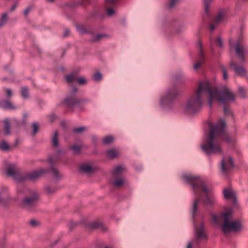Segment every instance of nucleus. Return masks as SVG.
Here are the masks:
<instances>
[{
  "instance_id": "22",
  "label": "nucleus",
  "mask_w": 248,
  "mask_h": 248,
  "mask_svg": "<svg viewBox=\"0 0 248 248\" xmlns=\"http://www.w3.org/2000/svg\"><path fill=\"white\" fill-rule=\"evenodd\" d=\"M4 127L3 132L4 134L6 136L10 135L11 134V125L10 120L8 119H6L3 121Z\"/></svg>"
},
{
  "instance_id": "52",
  "label": "nucleus",
  "mask_w": 248,
  "mask_h": 248,
  "mask_svg": "<svg viewBox=\"0 0 248 248\" xmlns=\"http://www.w3.org/2000/svg\"><path fill=\"white\" fill-rule=\"evenodd\" d=\"M69 33H70V30H69V29H66L64 30V33H63V36L64 37L67 36L68 35H69Z\"/></svg>"
},
{
  "instance_id": "50",
  "label": "nucleus",
  "mask_w": 248,
  "mask_h": 248,
  "mask_svg": "<svg viewBox=\"0 0 248 248\" xmlns=\"http://www.w3.org/2000/svg\"><path fill=\"white\" fill-rule=\"evenodd\" d=\"M213 221L216 224L218 223V217L216 215H213Z\"/></svg>"
},
{
  "instance_id": "46",
  "label": "nucleus",
  "mask_w": 248,
  "mask_h": 248,
  "mask_svg": "<svg viewBox=\"0 0 248 248\" xmlns=\"http://www.w3.org/2000/svg\"><path fill=\"white\" fill-rule=\"evenodd\" d=\"M32 6H29L24 11L23 14L24 15L26 16L29 12L32 10Z\"/></svg>"
},
{
  "instance_id": "30",
  "label": "nucleus",
  "mask_w": 248,
  "mask_h": 248,
  "mask_svg": "<svg viewBox=\"0 0 248 248\" xmlns=\"http://www.w3.org/2000/svg\"><path fill=\"white\" fill-rule=\"evenodd\" d=\"M8 200L7 197L4 196L0 192V206H5Z\"/></svg>"
},
{
  "instance_id": "31",
  "label": "nucleus",
  "mask_w": 248,
  "mask_h": 248,
  "mask_svg": "<svg viewBox=\"0 0 248 248\" xmlns=\"http://www.w3.org/2000/svg\"><path fill=\"white\" fill-rule=\"evenodd\" d=\"M45 191L47 195H51L56 192L57 189L50 187L49 186H46L45 187Z\"/></svg>"
},
{
  "instance_id": "61",
  "label": "nucleus",
  "mask_w": 248,
  "mask_h": 248,
  "mask_svg": "<svg viewBox=\"0 0 248 248\" xmlns=\"http://www.w3.org/2000/svg\"><path fill=\"white\" fill-rule=\"evenodd\" d=\"M123 24H125V20L124 19H123L122 20Z\"/></svg>"
},
{
  "instance_id": "14",
  "label": "nucleus",
  "mask_w": 248,
  "mask_h": 248,
  "mask_svg": "<svg viewBox=\"0 0 248 248\" xmlns=\"http://www.w3.org/2000/svg\"><path fill=\"white\" fill-rule=\"evenodd\" d=\"M19 170V169L16 164L11 163L7 165L6 173L7 176L14 178Z\"/></svg>"
},
{
  "instance_id": "28",
  "label": "nucleus",
  "mask_w": 248,
  "mask_h": 248,
  "mask_svg": "<svg viewBox=\"0 0 248 248\" xmlns=\"http://www.w3.org/2000/svg\"><path fill=\"white\" fill-rule=\"evenodd\" d=\"M107 155L110 158H114L118 155L117 152L114 149H110L107 151Z\"/></svg>"
},
{
  "instance_id": "57",
  "label": "nucleus",
  "mask_w": 248,
  "mask_h": 248,
  "mask_svg": "<svg viewBox=\"0 0 248 248\" xmlns=\"http://www.w3.org/2000/svg\"><path fill=\"white\" fill-rule=\"evenodd\" d=\"M75 226H76V224L72 222L70 224L69 227L70 228L74 227Z\"/></svg>"
},
{
  "instance_id": "26",
  "label": "nucleus",
  "mask_w": 248,
  "mask_h": 248,
  "mask_svg": "<svg viewBox=\"0 0 248 248\" xmlns=\"http://www.w3.org/2000/svg\"><path fill=\"white\" fill-rule=\"evenodd\" d=\"M52 145L54 147H57L59 145L58 141V132L55 131L52 139Z\"/></svg>"
},
{
  "instance_id": "5",
  "label": "nucleus",
  "mask_w": 248,
  "mask_h": 248,
  "mask_svg": "<svg viewBox=\"0 0 248 248\" xmlns=\"http://www.w3.org/2000/svg\"><path fill=\"white\" fill-rule=\"evenodd\" d=\"M19 193H24L26 195L21 202L22 206L27 210H32L36 206L39 198L38 193L34 190L22 187L18 190Z\"/></svg>"
},
{
  "instance_id": "24",
  "label": "nucleus",
  "mask_w": 248,
  "mask_h": 248,
  "mask_svg": "<svg viewBox=\"0 0 248 248\" xmlns=\"http://www.w3.org/2000/svg\"><path fill=\"white\" fill-rule=\"evenodd\" d=\"M65 80L69 83H72L73 81L77 80V74L72 73L65 77Z\"/></svg>"
},
{
  "instance_id": "13",
  "label": "nucleus",
  "mask_w": 248,
  "mask_h": 248,
  "mask_svg": "<svg viewBox=\"0 0 248 248\" xmlns=\"http://www.w3.org/2000/svg\"><path fill=\"white\" fill-rule=\"evenodd\" d=\"M198 47L199 48V62L196 63H195L193 65V68L194 70H198L201 67L202 64L204 62V53L202 50V43L199 41L198 43Z\"/></svg>"
},
{
  "instance_id": "18",
  "label": "nucleus",
  "mask_w": 248,
  "mask_h": 248,
  "mask_svg": "<svg viewBox=\"0 0 248 248\" xmlns=\"http://www.w3.org/2000/svg\"><path fill=\"white\" fill-rule=\"evenodd\" d=\"M0 107L6 110H15L16 106L12 104L10 99L0 101Z\"/></svg>"
},
{
  "instance_id": "43",
  "label": "nucleus",
  "mask_w": 248,
  "mask_h": 248,
  "mask_svg": "<svg viewBox=\"0 0 248 248\" xmlns=\"http://www.w3.org/2000/svg\"><path fill=\"white\" fill-rule=\"evenodd\" d=\"M216 45L220 48H222L223 46V42L220 37H218L216 40Z\"/></svg>"
},
{
  "instance_id": "38",
  "label": "nucleus",
  "mask_w": 248,
  "mask_h": 248,
  "mask_svg": "<svg viewBox=\"0 0 248 248\" xmlns=\"http://www.w3.org/2000/svg\"><path fill=\"white\" fill-rule=\"evenodd\" d=\"M107 35L105 34H97L93 36V42H96L99 40L100 39L104 38Z\"/></svg>"
},
{
  "instance_id": "36",
  "label": "nucleus",
  "mask_w": 248,
  "mask_h": 248,
  "mask_svg": "<svg viewBox=\"0 0 248 248\" xmlns=\"http://www.w3.org/2000/svg\"><path fill=\"white\" fill-rule=\"evenodd\" d=\"M3 91L5 93V96L8 99H10L12 95V90L9 88H5L3 89Z\"/></svg>"
},
{
  "instance_id": "20",
  "label": "nucleus",
  "mask_w": 248,
  "mask_h": 248,
  "mask_svg": "<svg viewBox=\"0 0 248 248\" xmlns=\"http://www.w3.org/2000/svg\"><path fill=\"white\" fill-rule=\"evenodd\" d=\"M48 161L50 164V170L51 171V173L56 179H59L60 178V175L59 174L58 170L55 167H53L54 160L53 157L51 156H49Z\"/></svg>"
},
{
  "instance_id": "49",
  "label": "nucleus",
  "mask_w": 248,
  "mask_h": 248,
  "mask_svg": "<svg viewBox=\"0 0 248 248\" xmlns=\"http://www.w3.org/2000/svg\"><path fill=\"white\" fill-rule=\"evenodd\" d=\"M239 91L240 93L241 94L242 97L243 98H245V90H244V89L243 88H242V87H240L239 88Z\"/></svg>"
},
{
  "instance_id": "25",
  "label": "nucleus",
  "mask_w": 248,
  "mask_h": 248,
  "mask_svg": "<svg viewBox=\"0 0 248 248\" xmlns=\"http://www.w3.org/2000/svg\"><path fill=\"white\" fill-rule=\"evenodd\" d=\"M21 94L24 99H28L29 97V89L27 87H23L21 88Z\"/></svg>"
},
{
  "instance_id": "2",
  "label": "nucleus",
  "mask_w": 248,
  "mask_h": 248,
  "mask_svg": "<svg viewBox=\"0 0 248 248\" xmlns=\"http://www.w3.org/2000/svg\"><path fill=\"white\" fill-rule=\"evenodd\" d=\"M226 123L221 119L216 123H209V133L203 140L201 147L204 153L207 155L219 154L221 148L219 141L224 140L229 144L235 142V139L231 138L225 131Z\"/></svg>"
},
{
  "instance_id": "62",
  "label": "nucleus",
  "mask_w": 248,
  "mask_h": 248,
  "mask_svg": "<svg viewBox=\"0 0 248 248\" xmlns=\"http://www.w3.org/2000/svg\"><path fill=\"white\" fill-rule=\"evenodd\" d=\"M110 248L108 247H105V248Z\"/></svg>"
},
{
  "instance_id": "7",
  "label": "nucleus",
  "mask_w": 248,
  "mask_h": 248,
  "mask_svg": "<svg viewBox=\"0 0 248 248\" xmlns=\"http://www.w3.org/2000/svg\"><path fill=\"white\" fill-rule=\"evenodd\" d=\"M77 92L78 89L76 87H73L72 93L64 99L63 103L67 107L73 108L77 107L79 108H82L84 105L90 102V100L87 98L81 99L77 98L75 93Z\"/></svg>"
},
{
  "instance_id": "11",
  "label": "nucleus",
  "mask_w": 248,
  "mask_h": 248,
  "mask_svg": "<svg viewBox=\"0 0 248 248\" xmlns=\"http://www.w3.org/2000/svg\"><path fill=\"white\" fill-rule=\"evenodd\" d=\"M225 89H227L228 90V92L229 93L231 94L234 97V100H230L226 101L224 103H222L217 98H214V99H216V100H218L220 103H221V104H223V112H224V114L225 115H231L232 114V112H231L230 109L229 108V107L227 106L226 104L234 102L235 100V96L234 95V94H233L231 92L230 89H228L226 87H223V88H221L220 89H217V90L218 91H222V90H224Z\"/></svg>"
},
{
  "instance_id": "59",
  "label": "nucleus",
  "mask_w": 248,
  "mask_h": 248,
  "mask_svg": "<svg viewBox=\"0 0 248 248\" xmlns=\"http://www.w3.org/2000/svg\"><path fill=\"white\" fill-rule=\"evenodd\" d=\"M28 115L27 114H24V119H26Z\"/></svg>"
},
{
  "instance_id": "33",
  "label": "nucleus",
  "mask_w": 248,
  "mask_h": 248,
  "mask_svg": "<svg viewBox=\"0 0 248 248\" xmlns=\"http://www.w3.org/2000/svg\"><path fill=\"white\" fill-rule=\"evenodd\" d=\"M76 30L81 34H84L88 32L85 27L82 25H77Z\"/></svg>"
},
{
  "instance_id": "29",
  "label": "nucleus",
  "mask_w": 248,
  "mask_h": 248,
  "mask_svg": "<svg viewBox=\"0 0 248 248\" xmlns=\"http://www.w3.org/2000/svg\"><path fill=\"white\" fill-rule=\"evenodd\" d=\"M114 140V138L111 135H108L105 137L103 140V143L104 144H109Z\"/></svg>"
},
{
  "instance_id": "58",
  "label": "nucleus",
  "mask_w": 248,
  "mask_h": 248,
  "mask_svg": "<svg viewBox=\"0 0 248 248\" xmlns=\"http://www.w3.org/2000/svg\"><path fill=\"white\" fill-rule=\"evenodd\" d=\"M210 47L212 49V51L213 52V45L212 43L210 44Z\"/></svg>"
},
{
  "instance_id": "27",
  "label": "nucleus",
  "mask_w": 248,
  "mask_h": 248,
  "mask_svg": "<svg viewBox=\"0 0 248 248\" xmlns=\"http://www.w3.org/2000/svg\"><path fill=\"white\" fill-rule=\"evenodd\" d=\"M0 150L3 151H7L10 150L9 144L5 141L0 142Z\"/></svg>"
},
{
  "instance_id": "10",
  "label": "nucleus",
  "mask_w": 248,
  "mask_h": 248,
  "mask_svg": "<svg viewBox=\"0 0 248 248\" xmlns=\"http://www.w3.org/2000/svg\"><path fill=\"white\" fill-rule=\"evenodd\" d=\"M194 222V229H195V240L197 241H200L202 240L207 239V235L204 232V227L203 223H201L198 227H196L195 224V219L192 218Z\"/></svg>"
},
{
  "instance_id": "51",
  "label": "nucleus",
  "mask_w": 248,
  "mask_h": 248,
  "mask_svg": "<svg viewBox=\"0 0 248 248\" xmlns=\"http://www.w3.org/2000/svg\"><path fill=\"white\" fill-rule=\"evenodd\" d=\"M217 24L218 23H216L215 21H214V23L213 24H212L210 25V30L211 31H213L215 30V29L216 26L217 25Z\"/></svg>"
},
{
  "instance_id": "1",
  "label": "nucleus",
  "mask_w": 248,
  "mask_h": 248,
  "mask_svg": "<svg viewBox=\"0 0 248 248\" xmlns=\"http://www.w3.org/2000/svg\"><path fill=\"white\" fill-rule=\"evenodd\" d=\"M208 94L209 95L208 103L210 108L212 106L214 98H218L222 103L234 100V97L229 93L227 89L218 91L216 89L213 90L210 83L208 81H203L199 82V88L196 93L187 100L185 106L186 110L192 113L200 111L203 105V98Z\"/></svg>"
},
{
  "instance_id": "34",
  "label": "nucleus",
  "mask_w": 248,
  "mask_h": 248,
  "mask_svg": "<svg viewBox=\"0 0 248 248\" xmlns=\"http://www.w3.org/2000/svg\"><path fill=\"white\" fill-rule=\"evenodd\" d=\"M124 180L122 178H120L116 179L115 181L113 182V185L115 187H118L124 185Z\"/></svg>"
},
{
  "instance_id": "54",
  "label": "nucleus",
  "mask_w": 248,
  "mask_h": 248,
  "mask_svg": "<svg viewBox=\"0 0 248 248\" xmlns=\"http://www.w3.org/2000/svg\"><path fill=\"white\" fill-rule=\"evenodd\" d=\"M16 6H17V3H15V4H14L12 6V7H11V8H10V11H14V10L16 8Z\"/></svg>"
},
{
  "instance_id": "60",
  "label": "nucleus",
  "mask_w": 248,
  "mask_h": 248,
  "mask_svg": "<svg viewBox=\"0 0 248 248\" xmlns=\"http://www.w3.org/2000/svg\"><path fill=\"white\" fill-rule=\"evenodd\" d=\"M49 2H53L54 0H47Z\"/></svg>"
},
{
  "instance_id": "35",
  "label": "nucleus",
  "mask_w": 248,
  "mask_h": 248,
  "mask_svg": "<svg viewBox=\"0 0 248 248\" xmlns=\"http://www.w3.org/2000/svg\"><path fill=\"white\" fill-rule=\"evenodd\" d=\"M7 19V14L4 13L2 15L0 20V28L2 27L5 23Z\"/></svg>"
},
{
  "instance_id": "4",
  "label": "nucleus",
  "mask_w": 248,
  "mask_h": 248,
  "mask_svg": "<svg viewBox=\"0 0 248 248\" xmlns=\"http://www.w3.org/2000/svg\"><path fill=\"white\" fill-rule=\"evenodd\" d=\"M232 210L229 208L220 215L223 219L222 230L225 233L238 232L242 229V225L240 221H232Z\"/></svg>"
},
{
  "instance_id": "40",
  "label": "nucleus",
  "mask_w": 248,
  "mask_h": 248,
  "mask_svg": "<svg viewBox=\"0 0 248 248\" xmlns=\"http://www.w3.org/2000/svg\"><path fill=\"white\" fill-rule=\"evenodd\" d=\"M70 149L73 150L74 153L78 154L80 152V147L78 145H73L70 147Z\"/></svg>"
},
{
  "instance_id": "45",
  "label": "nucleus",
  "mask_w": 248,
  "mask_h": 248,
  "mask_svg": "<svg viewBox=\"0 0 248 248\" xmlns=\"http://www.w3.org/2000/svg\"><path fill=\"white\" fill-rule=\"evenodd\" d=\"M77 82L79 85H84L86 83L87 80L85 78L80 77L78 79Z\"/></svg>"
},
{
  "instance_id": "41",
  "label": "nucleus",
  "mask_w": 248,
  "mask_h": 248,
  "mask_svg": "<svg viewBox=\"0 0 248 248\" xmlns=\"http://www.w3.org/2000/svg\"><path fill=\"white\" fill-rule=\"evenodd\" d=\"M220 67L222 71L223 78L224 80H227L228 79V74L226 69L224 65H221Z\"/></svg>"
},
{
  "instance_id": "53",
  "label": "nucleus",
  "mask_w": 248,
  "mask_h": 248,
  "mask_svg": "<svg viewBox=\"0 0 248 248\" xmlns=\"http://www.w3.org/2000/svg\"><path fill=\"white\" fill-rule=\"evenodd\" d=\"M50 122H52L56 118V116L54 115H51L49 116Z\"/></svg>"
},
{
  "instance_id": "15",
  "label": "nucleus",
  "mask_w": 248,
  "mask_h": 248,
  "mask_svg": "<svg viewBox=\"0 0 248 248\" xmlns=\"http://www.w3.org/2000/svg\"><path fill=\"white\" fill-rule=\"evenodd\" d=\"M230 48L232 49L233 46L235 47L236 53L237 55L239 56L240 59L241 60H244V51H245V47L243 46H241L238 42L236 44L235 46H233V44L231 43V42L230 41Z\"/></svg>"
},
{
  "instance_id": "12",
  "label": "nucleus",
  "mask_w": 248,
  "mask_h": 248,
  "mask_svg": "<svg viewBox=\"0 0 248 248\" xmlns=\"http://www.w3.org/2000/svg\"><path fill=\"white\" fill-rule=\"evenodd\" d=\"M230 66L232 68L236 76L244 77L246 75V70L242 66H238L233 62L231 61Z\"/></svg>"
},
{
  "instance_id": "9",
  "label": "nucleus",
  "mask_w": 248,
  "mask_h": 248,
  "mask_svg": "<svg viewBox=\"0 0 248 248\" xmlns=\"http://www.w3.org/2000/svg\"><path fill=\"white\" fill-rule=\"evenodd\" d=\"M233 167L234 162L232 156H229L227 160L224 157L222 158L220 162V168L224 174L227 175Z\"/></svg>"
},
{
  "instance_id": "56",
  "label": "nucleus",
  "mask_w": 248,
  "mask_h": 248,
  "mask_svg": "<svg viewBox=\"0 0 248 248\" xmlns=\"http://www.w3.org/2000/svg\"><path fill=\"white\" fill-rule=\"evenodd\" d=\"M192 247V242H190L188 243L187 245V248H191Z\"/></svg>"
},
{
  "instance_id": "55",
  "label": "nucleus",
  "mask_w": 248,
  "mask_h": 248,
  "mask_svg": "<svg viewBox=\"0 0 248 248\" xmlns=\"http://www.w3.org/2000/svg\"><path fill=\"white\" fill-rule=\"evenodd\" d=\"M117 0H106V1L108 3H112L115 2Z\"/></svg>"
},
{
  "instance_id": "23",
  "label": "nucleus",
  "mask_w": 248,
  "mask_h": 248,
  "mask_svg": "<svg viewBox=\"0 0 248 248\" xmlns=\"http://www.w3.org/2000/svg\"><path fill=\"white\" fill-rule=\"evenodd\" d=\"M225 16V12L223 10H220L216 17L215 21L216 23H219Z\"/></svg>"
},
{
  "instance_id": "47",
  "label": "nucleus",
  "mask_w": 248,
  "mask_h": 248,
  "mask_svg": "<svg viewBox=\"0 0 248 248\" xmlns=\"http://www.w3.org/2000/svg\"><path fill=\"white\" fill-rule=\"evenodd\" d=\"M31 225L32 227H36L38 225L39 223L35 219H31L30 221Z\"/></svg>"
},
{
  "instance_id": "3",
  "label": "nucleus",
  "mask_w": 248,
  "mask_h": 248,
  "mask_svg": "<svg viewBox=\"0 0 248 248\" xmlns=\"http://www.w3.org/2000/svg\"><path fill=\"white\" fill-rule=\"evenodd\" d=\"M182 178L186 183L192 188L195 199L191 209L192 217L194 219L199 214L198 205L202 201L205 206L213 207L217 203L216 197L211 193V189L208 188L205 182L197 176L184 173Z\"/></svg>"
},
{
  "instance_id": "39",
  "label": "nucleus",
  "mask_w": 248,
  "mask_h": 248,
  "mask_svg": "<svg viewBox=\"0 0 248 248\" xmlns=\"http://www.w3.org/2000/svg\"><path fill=\"white\" fill-rule=\"evenodd\" d=\"M32 135H34L36 134V133L39 130V126L36 123H33L32 124Z\"/></svg>"
},
{
  "instance_id": "17",
  "label": "nucleus",
  "mask_w": 248,
  "mask_h": 248,
  "mask_svg": "<svg viewBox=\"0 0 248 248\" xmlns=\"http://www.w3.org/2000/svg\"><path fill=\"white\" fill-rule=\"evenodd\" d=\"M224 197L225 199L230 200L232 199L233 203L235 204L236 203V196L235 193L232 190L225 188L223 191Z\"/></svg>"
},
{
  "instance_id": "37",
  "label": "nucleus",
  "mask_w": 248,
  "mask_h": 248,
  "mask_svg": "<svg viewBox=\"0 0 248 248\" xmlns=\"http://www.w3.org/2000/svg\"><path fill=\"white\" fill-rule=\"evenodd\" d=\"M87 129V128L85 126H80L78 127H76L73 129V131L74 133H80Z\"/></svg>"
},
{
  "instance_id": "8",
  "label": "nucleus",
  "mask_w": 248,
  "mask_h": 248,
  "mask_svg": "<svg viewBox=\"0 0 248 248\" xmlns=\"http://www.w3.org/2000/svg\"><path fill=\"white\" fill-rule=\"evenodd\" d=\"M179 93V92L175 86L169 89L160 99L159 103L160 106L163 108H171L173 100Z\"/></svg>"
},
{
  "instance_id": "32",
  "label": "nucleus",
  "mask_w": 248,
  "mask_h": 248,
  "mask_svg": "<svg viewBox=\"0 0 248 248\" xmlns=\"http://www.w3.org/2000/svg\"><path fill=\"white\" fill-rule=\"evenodd\" d=\"M93 78L95 81H99L102 78V75L100 72H97L93 74Z\"/></svg>"
},
{
  "instance_id": "48",
  "label": "nucleus",
  "mask_w": 248,
  "mask_h": 248,
  "mask_svg": "<svg viewBox=\"0 0 248 248\" xmlns=\"http://www.w3.org/2000/svg\"><path fill=\"white\" fill-rule=\"evenodd\" d=\"M115 13V11L112 8H108L107 12V14L108 16H111L113 15Z\"/></svg>"
},
{
  "instance_id": "16",
  "label": "nucleus",
  "mask_w": 248,
  "mask_h": 248,
  "mask_svg": "<svg viewBox=\"0 0 248 248\" xmlns=\"http://www.w3.org/2000/svg\"><path fill=\"white\" fill-rule=\"evenodd\" d=\"M95 169L89 163H84L82 164L79 167V170L83 173L91 174L93 173Z\"/></svg>"
},
{
  "instance_id": "44",
  "label": "nucleus",
  "mask_w": 248,
  "mask_h": 248,
  "mask_svg": "<svg viewBox=\"0 0 248 248\" xmlns=\"http://www.w3.org/2000/svg\"><path fill=\"white\" fill-rule=\"evenodd\" d=\"M178 0H170L168 4V7L169 8H172L175 4L178 2Z\"/></svg>"
},
{
  "instance_id": "6",
  "label": "nucleus",
  "mask_w": 248,
  "mask_h": 248,
  "mask_svg": "<svg viewBox=\"0 0 248 248\" xmlns=\"http://www.w3.org/2000/svg\"><path fill=\"white\" fill-rule=\"evenodd\" d=\"M46 172L47 170L43 168L30 172L22 173L19 170L13 179L18 183H22L27 180L35 181Z\"/></svg>"
},
{
  "instance_id": "42",
  "label": "nucleus",
  "mask_w": 248,
  "mask_h": 248,
  "mask_svg": "<svg viewBox=\"0 0 248 248\" xmlns=\"http://www.w3.org/2000/svg\"><path fill=\"white\" fill-rule=\"evenodd\" d=\"M101 223L96 222L91 223L90 224V227L92 229H95L99 228L100 227H101Z\"/></svg>"
},
{
  "instance_id": "21",
  "label": "nucleus",
  "mask_w": 248,
  "mask_h": 248,
  "mask_svg": "<svg viewBox=\"0 0 248 248\" xmlns=\"http://www.w3.org/2000/svg\"><path fill=\"white\" fill-rule=\"evenodd\" d=\"M124 170V168L123 166H116L112 171V175L114 177L117 178L120 177Z\"/></svg>"
},
{
  "instance_id": "19",
  "label": "nucleus",
  "mask_w": 248,
  "mask_h": 248,
  "mask_svg": "<svg viewBox=\"0 0 248 248\" xmlns=\"http://www.w3.org/2000/svg\"><path fill=\"white\" fill-rule=\"evenodd\" d=\"M205 7V12L202 16V19L204 22L210 20L209 7L212 0H203Z\"/></svg>"
}]
</instances>
